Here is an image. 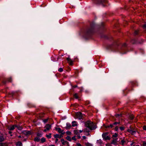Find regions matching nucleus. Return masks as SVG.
<instances>
[{
  "instance_id": "obj_47",
  "label": "nucleus",
  "mask_w": 146,
  "mask_h": 146,
  "mask_svg": "<svg viewBox=\"0 0 146 146\" xmlns=\"http://www.w3.org/2000/svg\"><path fill=\"white\" fill-rule=\"evenodd\" d=\"M135 35H137V31H135Z\"/></svg>"
},
{
  "instance_id": "obj_48",
  "label": "nucleus",
  "mask_w": 146,
  "mask_h": 146,
  "mask_svg": "<svg viewBox=\"0 0 146 146\" xmlns=\"http://www.w3.org/2000/svg\"><path fill=\"white\" fill-rule=\"evenodd\" d=\"M119 114H117L116 115V117H118V116H119Z\"/></svg>"
},
{
  "instance_id": "obj_39",
  "label": "nucleus",
  "mask_w": 146,
  "mask_h": 146,
  "mask_svg": "<svg viewBox=\"0 0 146 146\" xmlns=\"http://www.w3.org/2000/svg\"><path fill=\"white\" fill-rule=\"evenodd\" d=\"M143 129L144 130H146V126H144L143 127Z\"/></svg>"
},
{
  "instance_id": "obj_23",
  "label": "nucleus",
  "mask_w": 146,
  "mask_h": 146,
  "mask_svg": "<svg viewBox=\"0 0 146 146\" xmlns=\"http://www.w3.org/2000/svg\"><path fill=\"white\" fill-rule=\"evenodd\" d=\"M121 144L122 145H124L125 144V141L124 140H122L121 141Z\"/></svg>"
},
{
  "instance_id": "obj_7",
  "label": "nucleus",
  "mask_w": 146,
  "mask_h": 146,
  "mask_svg": "<svg viewBox=\"0 0 146 146\" xmlns=\"http://www.w3.org/2000/svg\"><path fill=\"white\" fill-rule=\"evenodd\" d=\"M60 133H61V134L64 135V132H63V131L60 128H57L56 129Z\"/></svg>"
},
{
  "instance_id": "obj_45",
  "label": "nucleus",
  "mask_w": 146,
  "mask_h": 146,
  "mask_svg": "<svg viewBox=\"0 0 146 146\" xmlns=\"http://www.w3.org/2000/svg\"><path fill=\"white\" fill-rule=\"evenodd\" d=\"M56 139L55 140V142L56 143L58 141V139H57V138H56Z\"/></svg>"
},
{
  "instance_id": "obj_44",
  "label": "nucleus",
  "mask_w": 146,
  "mask_h": 146,
  "mask_svg": "<svg viewBox=\"0 0 146 146\" xmlns=\"http://www.w3.org/2000/svg\"><path fill=\"white\" fill-rule=\"evenodd\" d=\"M82 138L84 139H86V137L85 136H83Z\"/></svg>"
},
{
  "instance_id": "obj_11",
  "label": "nucleus",
  "mask_w": 146,
  "mask_h": 146,
  "mask_svg": "<svg viewBox=\"0 0 146 146\" xmlns=\"http://www.w3.org/2000/svg\"><path fill=\"white\" fill-rule=\"evenodd\" d=\"M67 60L68 61V62L69 63L70 65H72L73 61L69 57L67 58Z\"/></svg>"
},
{
  "instance_id": "obj_28",
  "label": "nucleus",
  "mask_w": 146,
  "mask_h": 146,
  "mask_svg": "<svg viewBox=\"0 0 146 146\" xmlns=\"http://www.w3.org/2000/svg\"><path fill=\"white\" fill-rule=\"evenodd\" d=\"M76 136H74L72 137V139L74 141H76Z\"/></svg>"
},
{
  "instance_id": "obj_12",
  "label": "nucleus",
  "mask_w": 146,
  "mask_h": 146,
  "mask_svg": "<svg viewBox=\"0 0 146 146\" xmlns=\"http://www.w3.org/2000/svg\"><path fill=\"white\" fill-rule=\"evenodd\" d=\"M77 125L76 122V121H74L72 122V126L74 127Z\"/></svg>"
},
{
  "instance_id": "obj_36",
  "label": "nucleus",
  "mask_w": 146,
  "mask_h": 146,
  "mask_svg": "<svg viewBox=\"0 0 146 146\" xmlns=\"http://www.w3.org/2000/svg\"><path fill=\"white\" fill-rule=\"evenodd\" d=\"M120 129L121 131H122L124 129V127H120Z\"/></svg>"
},
{
  "instance_id": "obj_37",
  "label": "nucleus",
  "mask_w": 146,
  "mask_h": 146,
  "mask_svg": "<svg viewBox=\"0 0 146 146\" xmlns=\"http://www.w3.org/2000/svg\"><path fill=\"white\" fill-rule=\"evenodd\" d=\"M119 123H120V122H115L113 123V125H117V124H119Z\"/></svg>"
},
{
  "instance_id": "obj_55",
  "label": "nucleus",
  "mask_w": 146,
  "mask_h": 146,
  "mask_svg": "<svg viewBox=\"0 0 146 146\" xmlns=\"http://www.w3.org/2000/svg\"><path fill=\"white\" fill-rule=\"evenodd\" d=\"M9 133H10V134H11V133H12V132L10 131L9 132Z\"/></svg>"
},
{
  "instance_id": "obj_17",
  "label": "nucleus",
  "mask_w": 146,
  "mask_h": 146,
  "mask_svg": "<svg viewBox=\"0 0 146 146\" xmlns=\"http://www.w3.org/2000/svg\"><path fill=\"white\" fill-rule=\"evenodd\" d=\"M51 135H52L51 133H50L48 135L46 134V136L48 139H50V138H51Z\"/></svg>"
},
{
  "instance_id": "obj_13",
  "label": "nucleus",
  "mask_w": 146,
  "mask_h": 146,
  "mask_svg": "<svg viewBox=\"0 0 146 146\" xmlns=\"http://www.w3.org/2000/svg\"><path fill=\"white\" fill-rule=\"evenodd\" d=\"M0 146H7V145L6 143H0Z\"/></svg>"
},
{
  "instance_id": "obj_41",
  "label": "nucleus",
  "mask_w": 146,
  "mask_h": 146,
  "mask_svg": "<svg viewBox=\"0 0 146 146\" xmlns=\"http://www.w3.org/2000/svg\"><path fill=\"white\" fill-rule=\"evenodd\" d=\"M118 129V127L117 126H116L115 128V131H117Z\"/></svg>"
},
{
  "instance_id": "obj_58",
  "label": "nucleus",
  "mask_w": 146,
  "mask_h": 146,
  "mask_svg": "<svg viewBox=\"0 0 146 146\" xmlns=\"http://www.w3.org/2000/svg\"><path fill=\"white\" fill-rule=\"evenodd\" d=\"M4 84H5V82H4Z\"/></svg>"
},
{
  "instance_id": "obj_52",
  "label": "nucleus",
  "mask_w": 146,
  "mask_h": 146,
  "mask_svg": "<svg viewBox=\"0 0 146 146\" xmlns=\"http://www.w3.org/2000/svg\"><path fill=\"white\" fill-rule=\"evenodd\" d=\"M73 87H74V88H76V87H77V85L74 86Z\"/></svg>"
},
{
  "instance_id": "obj_2",
  "label": "nucleus",
  "mask_w": 146,
  "mask_h": 146,
  "mask_svg": "<svg viewBox=\"0 0 146 146\" xmlns=\"http://www.w3.org/2000/svg\"><path fill=\"white\" fill-rule=\"evenodd\" d=\"M44 128L45 129L43 130V131L45 132L47 131H49L51 128V125L50 124H47L45 125Z\"/></svg>"
},
{
  "instance_id": "obj_3",
  "label": "nucleus",
  "mask_w": 146,
  "mask_h": 146,
  "mask_svg": "<svg viewBox=\"0 0 146 146\" xmlns=\"http://www.w3.org/2000/svg\"><path fill=\"white\" fill-rule=\"evenodd\" d=\"M107 134L106 133H103L102 135V137L105 140H109L110 138L108 136H107Z\"/></svg>"
},
{
  "instance_id": "obj_38",
  "label": "nucleus",
  "mask_w": 146,
  "mask_h": 146,
  "mask_svg": "<svg viewBox=\"0 0 146 146\" xmlns=\"http://www.w3.org/2000/svg\"><path fill=\"white\" fill-rule=\"evenodd\" d=\"M84 132H88V130H87V129L86 128H85V129H84L83 130Z\"/></svg>"
},
{
  "instance_id": "obj_31",
  "label": "nucleus",
  "mask_w": 146,
  "mask_h": 146,
  "mask_svg": "<svg viewBox=\"0 0 146 146\" xmlns=\"http://www.w3.org/2000/svg\"><path fill=\"white\" fill-rule=\"evenodd\" d=\"M48 119H45L43 120V121L44 123H46Z\"/></svg>"
},
{
  "instance_id": "obj_21",
  "label": "nucleus",
  "mask_w": 146,
  "mask_h": 146,
  "mask_svg": "<svg viewBox=\"0 0 146 146\" xmlns=\"http://www.w3.org/2000/svg\"><path fill=\"white\" fill-rule=\"evenodd\" d=\"M4 140V137L2 136H0V142L3 141Z\"/></svg>"
},
{
  "instance_id": "obj_5",
  "label": "nucleus",
  "mask_w": 146,
  "mask_h": 146,
  "mask_svg": "<svg viewBox=\"0 0 146 146\" xmlns=\"http://www.w3.org/2000/svg\"><path fill=\"white\" fill-rule=\"evenodd\" d=\"M97 1L99 4H101L103 5L108 3L107 1L105 0H97Z\"/></svg>"
},
{
  "instance_id": "obj_19",
  "label": "nucleus",
  "mask_w": 146,
  "mask_h": 146,
  "mask_svg": "<svg viewBox=\"0 0 146 146\" xmlns=\"http://www.w3.org/2000/svg\"><path fill=\"white\" fill-rule=\"evenodd\" d=\"M74 97L76 99H78V94L77 93H75L74 94Z\"/></svg>"
},
{
  "instance_id": "obj_15",
  "label": "nucleus",
  "mask_w": 146,
  "mask_h": 146,
  "mask_svg": "<svg viewBox=\"0 0 146 146\" xmlns=\"http://www.w3.org/2000/svg\"><path fill=\"white\" fill-rule=\"evenodd\" d=\"M46 141L45 138L44 137H42L41 139V141L42 143H43Z\"/></svg>"
},
{
  "instance_id": "obj_56",
  "label": "nucleus",
  "mask_w": 146,
  "mask_h": 146,
  "mask_svg": "<svg viewBox=\"0 0 146 146\" xmlns=\"http://www.w3.org/2000/svg\"><path fill=\"white\" fill-rule=\"evenodd\" d=\"M11 136H12V134H11Z\"/></svg>"
},
{
  "instance_id": "obj_25",
  "label": "nucleus",
  "mask_w": 146,
  "mask_h": 146,
  "mask_svg": "<svg viewBox=\"0 0 146 146\" xmlns=\"http://www.w3.org/2000/svg\"><path fill=\"white\" fill-rule=\"evenodd\" d=\"M129 118L131 120L132 119L134 118L133 115H130L129 116Z\"/></svg>"
},
{
  "instance_id": "obj_16",
  "label": "nucleus",
  "mask_w": 146,
  "mask_h": 146,
  "mask_svg": "<svg viewBox=\"0 0 146 146\" xmlns=\"http://www.w3.org/2000/svg\"><path fill=\"white\" fill-rule=\"evenodd\" d=\"M40 140V138L38 137H36L34 139V141H36L38 142Z\"/></svg>"
},
{
  "instance_id": "obj_53",
  "label": "nucleus",
  "mask_w": 146,
  "mask_h": 146,
  "mask_svg": "<svg viewBox=\"0 0 146 146\" xmlns=\"http://www.w3.org/2000/svg\"><path fill=\"white\" fill-rule=\"evenodd\" d=\"M126 46V44L125 43L124 44H123V46Z\"/></svg>"
},
{
  "instance_id": "obj_9",
  "label": "nucleus",
  "mask_w": 146,
  "mask_h": 146,
  "mask_svg": "<svg viewBox=\"0 0 146 146\" xmlns=\"http://www.w3.org/2000/svg\"><path fill=\"white\" fill-rule=\"evenodd\" d=\"M61 141L63 145L67 144V145L69 144V143L67 141H64V139H62L61 140Z\"/></svg>"
},
{
  "instance_id": "obj_54",
  "label": "nucleus",
  "mask_w": 146,
  "mask_h": 146,
  "mask_svg": "<svg viewBox=\"0 0 146 146\" xmlns=\"http://www.w3.org/2000/svg\"><path fill=\"white\" fill-rule=\"evenodd\" d=\"M18 137H19V138H21V135H19V136H18Z\"/></svg>"
},
{
  "instance_id": "obj_14",
  "label": "nucleus",
  "mask_w": 146,
  "mask_h": 146,
  "mask_svg": "<svg viewBox=\"0 0 146 146\" xmlns=\"http://www.w3.org/2000/svg\"><path fill=\"white\" fill-rule=\"evenodd\" d=\"M22 143L20 142H18L16 144V146H22Z\"/></svg>"
},
{
  "instance_id": "obj_60",
  "label": "nucleus",
  "mask_w": 146,
  "mask_h": 146,
  "mask_svg": "<svg viewBox=\"0 0 146 146\" xmlns=\"http://www.w3.org/2000/svg\"><path fill=\"white\" fill-rule=\"evenodd\" d=\"M34 146V145H32V146Z\"/></svg>"
},
{
  "instance_id": "obj_8",
  "label": "nucleus",
  "mask_w": 146,
  "mask_h": 146,
  "mask_svg": "<svg viewBox=\"0 0 146 146\" xmlns=\"http://www.w3.org/2000/svg\"><path fill=\"white\" fill-rule=\"evenodd\" d=\"M127 131L133 135H135L136 133L135 131L132 130L131 129H128Z\"/></svg>"
},
{
  "instance_id": "obj_43",
  "label": "nucleus",
  "mask_w": 146,
  "mask_h": 146,
  "mask_svg": "<svg viewBox=\"0 0 146 146\" xmlns=\"http://www.w3.org/2000/svg\"><path fill=\"white\" fill-rule=\"evenodd\" d=\"M143 28L144 29H145L146 30V25H145L143 26Z\"/></svg>"
},
{
  "instance_id": "obj_10",
  "label": "nucleus",
  "mask_w": 146,
  "mask_h": 146,
  "mask_svg": "<svg viewBox=\"0 0 146 146\" xmlns=\"http://www.w3.org/2000/svg\"><path fill=\"white\" fill-rule=\"evenodd\" d=\"M15 127H18L17 125H13L10 127L9 129L10 130H13L15 129Z\"/></svg>"
},
{
  "instance_id": "obj_26",
  "label": "nucleus",
  "mask_w": 146,
  "mask_h": 146,
  "mask_svg": "<svg viewBox=\"0 0 146 146\" xmlns=\"http://www.w3.org/2000/svg\"><path fill=\"white\" fill-rule=\"evenodd\" d=\"M85 144L86 146H92V144L88 143H85Z\"/></svg>"
},
{
  "instance_id": "obj_46",
  "label": "nucleus",
  "mask_w": 146,
  "mask_h": 146,
  "mask_svg": "<svg viewBox=\"0 0 146 146\" xmlns=\"http://www.w3.org/2000/svg\"><path fill=\"white\" fill-rule=\"evenodd\" d=\"M83 131V130H79V132H80V133H81L82 132V131Z\"/></svg>"
},
{
  "instance_id": "obj_50",
  "label": "nucleus",
  "mask_w": 146,
  "mask_h": 146,
  "mask_svg": "<svg viewBox=\"0 0 146 146\" xmlns=\"http://www.w3.org/2000/svg\"><path fill=\"white\" fill-rule=\"evenodd\" d=\"M68 128H70L71 127V125H70L69 126H68Z\"/></svg>"
},
{
  "instance_id": "obj_35",
  "label": "nucleus",
  "mask_w": 146,
  "mask_h": 146,
  "mask_svg": "<svg viewBox=\"0 0 146 146\" xmlns=\"http://www.w3.org/2000/svg\"><path fill=\"white\" fill-rule=\"evenodd\" d=\"M76 145L77 146H82L79 143H76Z\"/></svg>"
},
{
  "instance_id": "obj_1",
  "label": "nucleus",
  "mask_w": 146,
  "mask_h": 146,
  "mask_svg": "<svg viewBox=\"0 0 146 146\" xmlns=\"http://www.w3.org/2000/svg\"><path fill=\"white\" fill-rule=\"evenodd\" d=\"M85 126L90 130L94 129L96 128L95 126L94 125L93 123L90 121L86 122L85 123Z\"/></svg>"
},
{
  "instance_id": "obj_30",
  "label": "nucleus",
  "mask_w": 146,
  "mask_h": 146,
  "mask_svg": "<svg viewBox=\"0 0 146 146\" xmlns=\"http://www.w3.org/2000/svg\"><path fill=\"white\" fill-rule=\"evenodd\" d=\"M116 143V141L115 139H113V140L112 143L114 144H115Z\"/></svg>"
},
{
  "instance_id": "obj_4",
  "label": "nucleus",
  "mask_w": 146,
  "mask_h": 146,
  "mask_svg": "<svg viewBox=\"0 0 146 146\" xmlns=\"http://www.w3.org/2000/svg\"><path fill=\"white\" fill-rule=\"evenodd\" d=\"M76 118L80 119H82V115L80 112H77L76 113Z\"/></svg>"
},
{
  "instance_id": "obj_22",
  "label": "nucleus",
  "mask_w": 146,
  "mask_h": 146,
  "mask_svg": "<svg viewBox=\"0 0 146 146\" xmlns=\"http://www.w3.org/2000/svg\"><path fill=\"white\" fill-rule=\"evenodd\" d=\"M113 124H110V126H108L107 127H106V128H112L113 127Z\"/></svg>"
},
{
  "instance_id": "obj_6",
  "label": "nucleus",
  "mask_w": 146,
  "mask_h": 146,
  "mask_svg": "<svg viewBox=\"0 0 146 146\" xmlns=\"http://www.w3.org/2000/svg\"><path fill=\"white\" fill-rule=\"evenodd\" d=\"M63 135H62L61 134L60 135L56 134L54 135V136L55 138L57 139V138H61V137H63Z\"/></svg>"
},
{
  "instance_id": "obj_51",
  "label": "nucleus",
  "mask_w": 146,
  "mask_h": 146,
  "mask_svg": "<svg viewBox=\"0 0 146 146\" xmlns=\"http://www.w3.org/2000/svg\"><path fill=\"white\" fill-rule=\"evenodd\" d=\"M37 135L39 136H40V135H41V134H38Z\"/></svg>"
},
{
  "instance_id": "obj_40",
  "label": "nucleus",
  "mask_w": 146,
  "mask_h": 146,
  "mask_svg": "<svg viewBox=\"0 0 146 146\" xmlns=\"http://www.w3.org/2000/svg\"><path fill=\"white\" fill-rule=\"evenodd\" d=\"M77 137H78V139L80 138L81 137L79 134H78V135H77Z\"/></svg>"
},
{
  "instance_id": "obj_18",
  "label": "nucleus",
  "mask_w": 146,
  "mask_h": 146,
  "mask_svg": "<svg viewBox=\"0 0 146 146\" xmlns=\"http://www.w3.org/2000/svg\"><path fill=\"white\" fill-rule=\"evenodd\" d=\"M74 133L75 134L78 135L79 134L78 131V130H75L74 131Z\"/></svg>"
},
{
  "instance_id": "obj_42",
  "label": "nucleus",
  "mask_w": 146,
  "mask_h": 146,
  "mask_svg": "<svg viewBox=\"0 0 146 146\" xmlns=\"http://www.w3.org/2000/svg\"><path fill=\"white\" fill-rule=\"evenodd\" d=\"M134 142H131V143L130 144V145L131 146H133V144L134 143Z\"/></svg>"
},
{
  "instance_id": "obj_32",
  "label": "nucleus",
  "mask_w": 146,
  "mask_h": 146,
  "mask_svg": "<svg viewBox=\"0 0 146 146\" xmlns=\"http://www.w3.org/2000/svg\"><path fill=\"white\" fill-rule=\"evenodd\" d=\"M66 133L67 134L70 135H71V132L69 131H67Z\"/></svg>"
},
{
  "instance_id": "obj_57",
  "label": "nucleus",
  "mask_w": 146,
  "mask_h": 146,
  "mask_svg": "<svg viewBox=\"0 0 146 146\" xmlns=\"http://www.w3.org/2000/svg\"><path fill=\"white\" fill-rule=\"evenodd\" d=\"M68 145V146H69V144H68V145Z\"/></svg>"
},
{
  "instance_id": "obj_24",
  "label": "nucleus",
  "mask_w": 146,
  "mask_h": 146,
  "mask_svg": "<svg viewBox=\"0 0 146 146\" xmlns=\"http://www.w3.org/2000/svg\"><path fill=\"white\" fill-rule=\"evenodd\" d=\"M31 134V132L30 131H27L26 132V134L27 135H29Z\"/></svg>"
},
{
  "instance_id": "obj_49",
  "label": "nucleus",
  "mask_w": 146,
  "mask_h": 146,
  "mask_svg": "<svg viewBox=\"0 0 146 146\" xmlns=\"http://www.w3.org/2000/svg\"><path fill=\"white\" fill-rule=\"evenodd\" d=\"M49 146H55V145H50Z\"/></svg>"
},
{
  "instance_id": "obj_34",
  "label": "nucleus",
  "mask_w": 146,
  "mask_h": 146,
  "mask_svg": "<svg viewBox=\"0 0 146 146\" xmlns=\"http://www.w3.org/2000/svg\"><path fill=\"white\" fill-rule=\"evenodd\" d=\"M142 145L143 146H146V142L145 141H144L143 142Z\"/></svg>"
},
{
  "instance_id": "obj_29",
  "label": "nucleus",
  "mask_w": 146,
  "mask_h": 146,
  "mask_svg": "<svg viewBox=\"0 0 146 146\" xmlns=\"http://www.w3.org/2000/svg\"><path fill=\"white\" fill-rule=\"evenodd\" d=\"M58 70V71L59 72H62L63 71V68H60Z\"/></svg>"
},
{
  "instance_id": "obj_33",
  "label": "nucleus",
  "mask_w": 146,
  "mask_h": 146,
  "mask_svg": "<svg viewBox=\"0 0 146 146\" xmlns=\"http://www.w3.org/2000/svg\"><path fill=\"white\" fill-rule=\"evenodd\" d=\"M7 80L9 82H11L12 81V79L11 78H9Z\"/></svg>"
},
{
  "instance_id": "obj_20",
  "label": "nucleus",
  "mask_w": 146,
  "mask_h": 146,
  "mask_svg": "<svg viewBox=\"0 0 146 146\" xmlns=\"http://www.w3.org/2000/svg\"><path fill=\"white\" fill-rule=\"evenodd\" d=\"M66 139L69 141H71V137L69 136H67L66 137Z\"/></svg>"
},
{
  "instance_id": "obj_27",
  "label": "nucleus",
  "mask_w": 146,
  "mask_h": 146,
  "mask_svg": "<svg viewBox=\"0 0 146 146\" xmlns=\"http://www.w3.org/2000/svg\"><path fill=\"white\" fill-rule=\"evenodd\" d=\"M118 136V134L116 133H115L114 134H113L112 135V136L113 137H116Z\"/></svg>"
},
{
  "instance_id": "obj_59",
  "label": "nucleus",
  "mask_w": 146,
  "mask_h": 146,
  "mask_svg": "<svg viewBox=\"0 0 146 146\" xmlns=\"http://www.w3.org/2000/svg\"><path fill=\"white\" fill-rule=\"evenodd\" d=\"M136 146H139V145H137Z\"/></svg>"
}]
</instances>
